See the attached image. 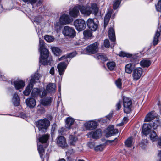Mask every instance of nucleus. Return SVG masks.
<instances>
[{"label": "nucleus", "instance_id": "12", "mask_svg": "<svg viewBox=\"0 0 161 161\" xmlns=\"http://www.w3.org/2000/svg\"><path fill=\"white\" fill-rule=\"evenodd\" d=\"M87 24L88 28L92 31H95L97 28V23L95 22L92 19H88L87 21Z\"/></svg>", "mask_w": 161, "mask_h": 161}, {"label": "nucleus", "instance_id": "59", "mask_svg": "<svg viewBox=\"0 0 161 161\" xmlns=\"http://www.w3.org/2000/svg\"><path fill=\"white\" fill-rule=\"evenodd\" d=\"M50 73L52 75H53L54 74V69L53 67H52L50 71Z\"/></svg>", "mask_w": 161, "mask_h": 161}, {"label": "nucleus", "instance_id": "36", "mask_svg": "<svg viewBox=\"0 0 161 161\" xmlns=\"http://www.w3.org/2000/svg\"><path fill=\"white\" fill-rule=\"evenodd\" d=\"M132 137L128 138L125 142V145L128 147H131L132 145Z\"/></svg>", "mask_w": 161, "mask_h": 161}, {"label": "nucleus", "instance_id": "13", "mask_svg": "<svg viewBox=\"0 0 161 161\" xmlns=\"http://www.w3.org/2000/svg\"><path fill=\"white\" fill-rule=\"evenodd\" d=\"M84 125L87 129L93 130L97 127V123L95 121H91L85 123Z\"/></svg>", "mask_w": 161, "mask_h": 161}, {"label": "nucleus", "instance_id": "50", "mask_svg": "<svg viewBox=\"0 0 161 161\" xmlns=\"http://www.w3.org/2000/svg\"><path fill=\"white\" fill-rule=\"evenodd\" d=\"M104 45L106 48H108L110 46V44L108 39H105L104 41Z\"/></svg>", "mask_w": 161, "mask_h": 161}, {"label": "nucleus", "instance_id": "25", "mask_svg": "<svg viewBox=\"0 0 161 161\" xmlns=\"http://www.w3.org/2000/svg\"><path fill=\"white\" fill-rule=\"evenodd\" d=\"M77 54V53L76 51H74L72 53H68L66 55L62 56L59 59V60L61 61L65 58H72L76 56Z\"/></svg>", "mask_w": 161, "mask_h": 161}, {"label": "nucleus", "instance_id": "43", "mask_svg": "<svg viewBox=\"0 0 161 161\" xmlns=\"http://www.w3.org/2000/svg\"><path fill=\"white\" fill-rule=\"evenodd\" d=\"M39 50H41L42 49L46 48V46L45 45L44 42L43 40H39Z\"/></svg>", "mask_w": 161, "mask_h": 161}, {"label": "nucleus", "instance_id": "4", "mask_svg": "<svg viewBox=\"0 0 161 161\" xmlns=\"http://www.w3.org/2000/svg\"><path fill=\"white\" fill-rule=\"evenodd\" d=\"M123 102L124 107V111L125 113L128 114L131 111L132 107V101L130 98L123 96Z\"/></svg>", "mask_w": 161, "mask_h": 161}, {"label": "nucleus", "instance_id": "1", "mask_svg": "<svg viewBox=\"0 0 161 161\" xmlns=\"http://www.w3.org/2000/svg\"><path fill=\"white\" fill-rule=\"evenodd\" d=\"M40 52L39 62L43 65H51L52 61V58L49 56V52L47 48L39 50Z\"/></svg>", "mask_w": 161, "mask_h": 161}, {"label": "nucleus", "instance_id": "3", "mask_svg": "<svg viewBox=\"0 0 161 161\" xmlns=\"http://www.w3.org/2000/svg\"><path fill=\"white\" fill-rule=\"evenodd\" d=\"M36 125L39 131L43 132H47V130L50 125V122L47 119L39 120L36 122Z\"/></svg>", "mask_w": 161, "mask_h": 161}, {"label": "nucleus", "instance_id": "54", "mask_svg": "<svg viewBox=\"0 0 161 161\" xmlns=\"http://www.w3.org/2000/svg\"><path fill=\"white\" fill-rule=\"evenodd\" d=\"M157 161H161V150L158 151Z\"/></svg>", "mask_w": 161, "mask_h": 161}, {"label": "nucleus", "instance_id": "63", "mask_svg": "<svg viewBox=\"0 0 161 161\" xmlns=\"http://www.w3.org/2000/svg\"><path fill=\"white\" fill-rule=\"evenodd\" d=\"M118 141V139L117 138H115V139L114 140H111L110 141L111 142H114V141H115L116 142H117Z\"/></svg>", "mask_w": 161, "mask_h": 161}, {"label": "nucleus", "instance_id": "31", "mask_svg": "<svg viewBox=\"0 0 161 161\" xmlns=\"http://www.w3.org/2000/svg\"><path fill=\"white\" fill-rule=\"evenodd\" d=\"M40 92L41 91L40 88H34L32 90L31 96L33 98L36 97L39 95Z\"/></svg>", "mask_w": 161, "mask_h": 161}, {"label": "nucleus", "instance_id": "49", "mask_svg": "<svg viewBox=\"0 0 161 161\" xmlns=\"http://www.w3.org/2000/svg\"><path fill=\"white\" fill-rule=\"evenodd\" d=\"M115 84L118 88H121L122 86L121 79L120 78L118 79L115 81Z\"/></svg>", "mask_w": 161, "mask_h": 161}, {"label": "nucleus", "instance_id": "61", "mask_svg": "<svg viewBox=\"0 0 161 161\" xmlns=\"http://www.w3.org/2000/svg\"><path fill=\"white\" fill-rule=\"evenodd\" d=\"M112 113H110L107 116V118L109 120H110V119L112 118Z\"/></svg>", "mask_w": 161, "mask_h": 161}, {"label": "nucleus", "instance_id": "40", "mask_svg": "<svg viewBox=\"0 0 161 161\" xmlns=\"http://www.w3.org/2000/svg\"><path fill=\"white\" fill-rule=\"evenodd\" d=\"M83 35L85 37L89 38L92 36V34L91 31L89 30H87L84 31Z\"/></svg>", "mask_w": 161, "mask_h": 161}, {"label": "nucleus", "instance_id": "26", "mask_svg": "<svg viewBox=\"0 0 161 161\" xmlns=\"http://www.w3.org/2000/svg\"><path fill=\"white\" fill-rule=\"evenodd\" d=\"M49 137L50 135L49 134H45L39 138V142L42 143H47Z\"/></svg>", "mask_w": 161, "mask_h": 161}, {"label": "nucleus", "instance_id": "57", "mask_svg": "<svg viewBox=\"0 0 161 161\" xmlns=\"http://www.w3.org/2000/svg\"><path fill=\"white\" fill-rule=\"evenodd\" d=\"M47 90H44L42 92V94L40 95V97L41 98H42L45 96L46 95L47 92Z\"/></svg>", "mask_w": 161, "mask_h": 161}, {"label": "nucleus", "instance_id": "14", "mask_svg": "<svg viewBox=\"0 0 161 161\" xmlns=\"http://www.w3.org/2000/svg\"><path fill=\"white\" fill-rule=\"evenodd\" d=\"M152 125L149 124H144L142 130V132L146 136L148 134L151 132Z\"/></svg>", "mask_w": 161, "mask_h": 161}, {"label": "nucleus", "instance_id": "9", "mask_svg": "<svg viewBox=\"0 0 161 161\" xmlns=\"http://www.w3.org/2000/svg\"><path fill=\"white\" fill-rule=\"evenodd\" d=\"M142 74V69L140 67L135 69L133 71L132 76L133 80L135 81L138 80L141 77Z\"/></svg>", "mask_w": 161, "mask_h": 161}, {"label": "nucleus", "instance_id": "52", "mask_svg": "<svg viewBox=\"0 0 161 161\" xmlns=\"http://www.w3.org/2000/svg\"><path fill=\"white\" fill-rule=\"evenodd\" d=\"M121 101L120 100H119L116 104V109L117 110H119L121 108Z\"/></svg>", "mask_w": 161, "mask_h": 161}, {"label": "nucleus", "instance_id": "7", "mask_svg": "<svg viewBox=\"0 0 161 161\" xmlns=\"http://www.w3.org/2000/svg\"><path fill=\"white\" fill-rule=\"evenodd\" d=\"M63 33L64 35L71 37H74L75 36V30L68 26L64 27Z\"/></svg>", "mask_w": 161, "mask_h": 161}, {"label": "nucleus", "instance_id": "44", "mask_svg": "<svg viewBox=\"0 0 161 161\" xmlns=\"http://www.w3.org/2000/svg\"><path fill=\"white\" fill-rule=\"evenodd\" d=\"M44 38L47 41L49 42H53L54 40V38L52 36L48 35L44 36Z\"/></svg>", "mask_w": 161, "mask_h": 161}, {"label": "nucleus", "instance_id": "41", "mask_svg": "<svg viewBox=\"0 0 161 161\" xmlns=\"http://www.w3.org/2000/svg\"><path fill=\"white\" fill-rule=\"evenodd\" d=\"M38 150L40 154V156L42 158L44 152V149L43 146L40 145L38 147Z\"/></svg>", "mask_w": 161, "mask_h": 161}, {"label": "nucleus", "instance_id": "51", "mask_svg": "<svg viewBox=\"0 0 161 161\" xmlns=\"http://www.w3.org/2000/svg\"><path fill=\"white\" fill-rule=\"evenodd\" d=\"M12 101L14 106H17L19 105L20 99H13Z\"/></svg>", "mask_w": 161, "mask_h": 161}, {"label": "nucleus", "instance_id": "19", "mask_svg": "<svg viewBox=\"0 0 161 161\" xmlns=\"http://www.w3.org/2000/svg\"><path fill=\"white\" fill-rule=\"evenodd\" d=\"M26 103L27 106L31 108H33L36 104L35 99L32 98L27 99L26 100Z\"/></svg>", "mask_w": 161, "mask_h": 161}, {"label": "nucleus", "instance_id": "33", "mask_svg": "<svg viewBox=\"0 0 161 161\" xmlns=\"http://www.w3.org/2000/svg\"><path fill=\"white\" fill-rule=\"evenodd\" d=\"M140 64L143 67H148L150 65L151 63L149 60H143L140 62Z\"/></svg>", "mask_w": 161, "mask_h": 161}, {"label": "nucleus", "instance_id": "35", "mask_svg": "<svg viewBox=\"0 0 161 161\" xmlns=\"http://www.w3.org/2000/svg\"><path fill=\"white\" fill-rule=\"evenodd\" d=\"M91 8L93 10V13L95 15H96L98 13V8L97 7V5L95 3H94L91 5Z\"/></svg>", "mask_w": 161, "mask_h": 161}, {"label": "nucleus", "instance_id": "45", "mask_svg": "<svg viewBox=\"0 0 161 161\" xmlns=\"http://www.w3.org/2000/svg\"><path fill=\"white\" fill-rule=\"evenodd\" d=\"M37 112L40 114H43L45 112L44 108L41 105H38L37 107Z\"/></svg>", "mask_w": 161, "mask_h": 161}, {"label": "nucleus", "instance_id": "23", "mask_svg": "<svg viewBox=\"0 0 161 161\" xmlns=\"http://www.w3.org/2000/svg\"><path fill=\"white\" fill-rule=\"evenodd\" d=\"M14 83L15 88L17 90L23 88L25 85V82L22 80L15 81Z\"/></svg>", "mask_w": 161, "mask_h": 161}, {"label": "nucleus", "instance_id": "39", "mask_svg": "<svg viewBox=\"0 0 161 161\" xmlns=\"http://www.w3.org/2000/svg\"><path fill=\"white\" fill-rule=\"evenodd\" d=\"M119 56L121 57H126L127 58H130L132 57V55L129 53H127L125 52H121L119 54Z\"/></svg>", "mask_w": 161, "mask_h": 161}, {"label": "nucleus", "instance_id": "53", "mask_svg": "<svg viewBox=\"0 0 161 161\" xmlns=\"http://www.w3.org/2000/svg\"><path fill=\"white\" fill-rule=\"evenodd\" d=\"M25 3L29 2L32 4L35 3L37 0H22Z\"/></svg>", "mask_w": 161, "mask_h": 161}, {"label": "nucleus", "instance_id": "30", "mask_svg": "<svg viewBox=\"0 0 161 161\" xmlns=\"http://www.w3.org/2000/svg\"><path fill=\"white\" fill-rule=\"evenodd\" d=\"M56 85L54 83H50L47 86L46 89L47 91L49 92H54L55 91Z\"/></svg>", "mask_w": 161, "mask_h": 161}, {"label": "nucleus", "instance_id": "48", "mask_svg": "<svg viewBox=\"0 0 161 161\" xmlns=\"http://www.w3.org/2000/svg\"><path fill=\"white\" fill-rule=\"evenodd\" d=\"M155 6L158 12H161V0L158 1Z\"/></svg>", "mask_w": 161, "mask_h": 161}, {"label": "nucleus", "instance_id": "64", "mask_svg": "<svg viewBox=\"0 0 161 161\" xmlns=\"http://www.w3.org/2000/svg\"><path fill=\"white\" fill-rule=\"evenodd\" d=\"M123 120L124 121H127L128 120V118L126 117H124Z\"/></svg>", "mask_w": 161, "mask_h": 161}, {"label": "nucleus", "instance_id": "37", "mask_svg": "<svg viewBox=\"0 0 161 161\" xmlns=\"http://www.w3.org/2000/svg\"><path fill=\"white\" fill-rule=\"evenodd\" d=\"M111 14L110 13H108L104 18V26H106L108 24L110 19Z\"/></svg>", "mask_w": 161, "mask_h": 161}, {"label": "nucleus", "instance_id": "2", "mask_svg": "<svg viewBox=\"0 0 161 161\" xmlns=\"http://www.w3.org/2000/svg\"><path fill=\"white\" fill-rule=\"evenodd\" d=\"M40 76V74L38 73H36L31 76L29 84L27 86L25 90L23 92V93L25 95H29L33 87L34 84L35 83L36 80H39Z\"/></svg>", "mask_w": 161, "mask_h": 161}, {"label": "nucleus", "instance_id": "18", "mask_svg": "<svg viewBox=\"0 0 161 161\" xmlns=\"http://www.w3.org/2000/svg\"><path fill=\"white\" fill-rule=\"evenodd\" d=\"M154 113L155 111H152L148 113L145 117L144 121L149 122L153 120L156 117Z\"/></svg>", "mask_w": 161, "mask_h": 161}, {"label": "nucleus", "instance_id": "56", "mask_svg": "<svg viewBox=\"0 0 161 161\" xmlns=\"http://www.w3.org/2000/svg\"><path fill=\"white\" fill-rule=\"evenodd\" d=\"M65 129L63 127H62L58 130V132L60 135H62L64 132Z\"/></svg>", "mask_w": 161, "mask_h": 161}, {"label": "nucleus", "instance_id": "6", "mask_svg": "<svg viewBox=\"0 0 161 161\" xmlns=\"http://www.w3.org/2000/svg\"><path fill=\"white\" fill-rule=\"evenodd\" d=\"M74 25L77 30L81 31L85 29L86 24L84 20L81 19H77L74 22Z\"/></svg>", "mask_w": 161, "mask_h": 161}, {"label": "nucleus", "instance_id": "58", "mask_svg": "<svg viewBox=\"0 0 161 161\" xmlns=\"http://www.w3.org/2000/svg\"><path fill=\"white\" fill-rule=\"evenodd\" d=\"M13 99H20L19 97L18 94L16 93H15L14 95Z\"/></svg>", "mask_w": 161, "mask_h": 161}, {"label": "nucleus", "instance_id": "28", "mask_svg": "<svg viewBox=\"0 0 161 161\" xmlns=\"http://www.w3.org/2000/svg\"><path fill=\"white\" fill-rule=\"evenodd\" d=\"M77 137L73 135H70L69 137V143L70 145L75 146L78 141Z\"/></svg>", "mask_w": 161, "mask_h": 161}, {"label": "nucleus", "instance_id": "62", "mask_svg": "<svg viewBox=\"0 0 161 161\" xmlns=\"http://www.w3.org/2000/svg\"><path fill=\"white\" fill-rule=\"evenodd\" d=\"M158 145L161 146V137L158 139Z\"/></svg>", "mask_w": 161, "mask_h": 161}, {"label": "nucleus", "instance_id": "42", "mask_svg": "<svg viewBox=\"0 0 161 161\" xmlns=\"http://www.w3.org/2000/svg\"><path fill=\"white\" fill-rule=\"evenodd\" d=\"M105 147L104 145H100L96 146L94 147V150L96 151H101Z\"/></svg>", "mask_w": 161, "mask_h": 161}, {"label": "nucleus", "instance_id": "10", "mask_svg": "<svg viewBox=\"0 0 161 161\" xmlns=\"http://www.w3.org/2000/svg\"><path fill=\"white\" fill-rule=\"evenodd\" d=\"M73 21V19L67 14H63L60 17V22L61 24H68Z\"/></svg>", "mask_w": 161, "mask_h": 161}, {"label": "nucleus", "instance_id": "27", "mask_svg": "<svg viewBox=\"0 0 161 161\" xmlns=\"http://www.w3.org/2000/svg\"><path fill=\"white\" fill-rule=\"evenodd\" d=\"M74 121V120L72 118L69 117L67 118L65 121V127L67 128L70 129L71 128V126L73 124Z\"/></svg>", "mask_w": 161, "mask_h": 161}, {"label": "nucleus", "instance_id": "55", "mask_svg": "<svg viewBox=\"0 0 161 161\" xmlns=\"http://www.w3.org/2000/svg\"><path fill=\"white\" fill-rule=\"evenodd\" d=\"M88 147L91 148H93L95 146V143L93 142H90L88 143Z\"/></svg>", "mask_w": 161, "mask_h": 161}, {"label": "nucleus", "instance_id": "60", "mask_svg": "<svg viewBox=\"0 0 161 161\" xmlns=\"http://www.w3.org/2000/svg\"><path fill=\"white\" fill-rule=\"evenodd\" d=\"M157 126H158L157 124L155 123H153V125L152 126V127H153V129L155 130L157 128Z\"/></svg>", "mask_w": 161, "mask_h": 161}, {"label": "nucleus", "instance_id": "24", "mask_svg": "<svg viewBox=\"0 0 161 161\" xmlns=\"http://www.w3.org/2000/svg\"><path fill=\"white\" fill-rule=\"evenodd\" d=\"M95 57L98 60H100L102 62H105L108 60L106 56L103 53H97L95 55Z\"/></svg>", "mask_w": 161, "mask_h": 161}, {"label": "nucleus", "instance_id": "21", "mask_svg": "<svg viewBox=\"0 0 161 161\" xmlns=\"http://www.w3.org/2000/svg\"><path fill=\"white\" fill-rule=\"evenodd\" d=\"M109 37L110 40L114 42V45L115 44V42L116 41L114 31L113 28H110L108 31Z\"/></svg>", "mask_w": 161, "mask_h": 161}, {"label": "nucleus", "instance_id": "38", "mask_svg": "<svg viewBox=\"0 0 161 161\" xmlns=\"http://www.w3.org/2000/svg\"><path fill=\"white\" fill-rule=\"evenodd\" d=\"M107 66L109 69L112 70L114 69L115 67V64L114 62H111L108 63L107 64Z\"/></svg>", "mask_w": 161, "mask_h": 161}, {"label": "nucleus", "instance_id": "15", "mask_svg": "<svg viewBox=\"0 0 161 161\" xmlns=\"http://www.w3.org/2000/svg\"><path fill=\"white\" fill-rule=\"evenodd\" d=\"M67 66V65L65 62H61L58 64L57 68L60 75H62L63 74Z\"/></svg>", "mask_w": 161, "mask_h": 161}, {"label": "nucleus", "instance_id": "22", "mask_svg": "<svg viewBox=\"0 0 161 161\" xmlns=\"http://www.w3.org/2000/svg\"><path fill=\"white\" fill-rule=\"evenodd\" d=\"M89 135L93 138L97 139L99 136L101 135V131L100 130H97L94 131H92L89 133Z\"/></svg>", "mask_w": 161, "mask_h": 161}, {"label": "nucleus", "instance_id": "34", "mask_svg": "<svg viewBox=\"0 0 161 161\" xmlns=\"http://www.w3.org/2000/svg\"><path fill=\"white\" fill-rule=\"evenodd\" d=\"M125 70L126 73L128 74H130L132 70V64H129L126 65L125 67Z\"/></svg>", "mask_w": 161, "mask_h": 161}, {"label": "nucleus", "instance_id": "5", "mask_svg": "<svg viewBox=\"0 0 161 161\" xmlns=\"http://www.w3.org/2000/svg\"><path fill=\"white\" fill-rule=\"evenodd\" d=\"M99 43L95 42L88 46L85 49V52L87 54H95L98 51Z\"/></svg>", "mask_w": 161, "mask_h": 161}, {"label": "nucleus", "instance_id": "11", "mask_svg": "<svg viewBox=\"0 0 161 161\" xmlns=\"http://www.w3.org/2000/svg\"><path fill=\"white\" fill-rule=\"evenodd\" d=\"M107 131L106 136L108 137L113 136L118 132V130L114 129V127L113 125L109 126L107 128Z\"/></svg>", "mask_w": 161, "mask_h": 161}, {"label": "nucleus", "instance_id": "29", "mask_svg": "<svg viewBox=\"0 0 161 161\" xmlns=\"http://www.w3.org/2000/svg\"><path fill=\"white\" fill-rule=\"evenodd\" d=\"M51 48L53 53L56 56H59L62 53V51L58 47H53Z\"/></svg>", "mask_w": 161, "mask_h": 161}, {"label": "nucleus", "instance_id": "16", "mask_svg": "<svg viewBox=\"0 0 161 161\" xmlns=\"http://www.w3.org/2000/svg\"><path fill=\"white\" fill-rule=\"evenodd\" d=\"M80 12L85 16H88L92 13V11L89 8L79 6Z\"/></svg>", "mask_w": 161, "mask_h": 161}, {"label": "nucleus", "instance_id": "32", "mask_svg": "<svg viewBox=\"0 0 161 161\" xmlns=\"http://www.w3.org/2000/svg\"><path fill=\"white\" fill-rule=\"evenodd\" d=\"M52 100V99L51 97H47L43 99L41 103L43 105L47 106L51 103Z\"/></svg>", "mask_w": 161, "mask_h": 161}, {"label": "nucleus", "instance_id": "46", "mask_svg": "<svg viewBox=\"0 0 161 161\" xmlns=\"http://www.w3.org/2000/svg\"><path fill=\"white\" fill-rule=\"evenodd\" d=\"M150 137L152 140L154 141L157 139V137L156 133L155 131H152L150 135Z\"/></svg>", "mask_w": 161, "mask_h": 161}, {"label": "nucleus", "instance_id": "20", "mask_svg": "<svg viewBox=\"0 0 161 161\" xmlns=\"http://www.w3.org/2000/svg\"><path fill=\"white\" fill-rule=\"evenodd\" d=\"M79 6L74 7L69 12L70 15L74 17H76L79 14L80 10Z\"/></svg>", "mask_w": 161, "mask_h": 161}, {"label": "nucleus", "instance_id": "17", "mask_svg": "<svg viewBox=\"0 0 161 161\" xmlns=\"http://www.w3.org/2000/svg\"><path fill=\"white\" fill-rule=\"evenodd\" d=\"M160 33H161V25L158 28L154 36L153 41V45L154 46H155L158 44V38L160 36Z\"/></svg>", "mask_w": 161, "mask_h": 161}, {"label": "nucleus", "instance_id": "47", "mask_svg": "<svg viewBox=\"0 0 161 161\" xmlns=\"http://www.w3.org/2000/svg\"><path fill=\"white\" fill-rule=\"evenodd\" d=\"M120 0H114L113 4V8L116 9L118 7L120 3Z\"/></svg>", "mask_w": 161, "mask_h": 161}, {"label": "nucleus", "instance_id": "8", "mask_svg": "<svg viewBox=\"0 0 161 161\" xmlns=\"http://www.w3.org/2000/svg\"><path fill=\"white\" fill-rule=\"evenodd\" d=\"M56 140L57 145L62 148H65L68 147L66 139L64 136H59L57 137Z\"/></svg>", "mask_w": 161, "mask_h": 161}]
</instances>
